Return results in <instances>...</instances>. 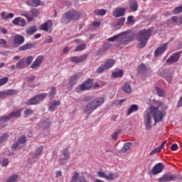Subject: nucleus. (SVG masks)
Returning <instances> with one entry per match:
<instances>
[{
	"label": "nucleus",
	"mask_w": 182,
	"mask_h": 182,
	"mask_svg": "<svg viewBox=\"0 0 182 182\" xmlns=\"http://www.w3.org/2000/svg\"><path fill=\"white\" fill-rule=\"evenodd\" d=\"M162 103L161 101H154V105H151L149 107V110L146 112L145 115V126L146 130H150L151 129V116H153L154 120L155 123H159V122H161L163 120V117L166 116V110L160 109L161 106H162Z\"/></svg>",
	"instance_id": "obj_1"
},
{
	"label": "nucleus",
	"mask_w": 182,
	"mask_h": 182,
	"mask_svg": "<svg viewBox=\"0 0 182 182\" xmlns=\"http://www.w3.org/2000/svg\"><path fill=\"white\" fill-rule=\"evenodd\" d=\"M133 39H134V33L132 31L128 30L109 38L107 41L108 42H117L115 46L122 49V48L129 45L130 42H133Z\"/></svg>",
	"instance_id": "obj_2"
},
{
	"label": "nucleus",
	"mask_w": 182,
	"mask_h": 182,
	"mask_svg": "<svg viewBox=\"0 0 182 182\" xmlns=\"http://www.w3.org/2000/svg\"><path fill=\"white\" fill-rule=\"evenodd\" d=\"M150 36H151V29L150 28L144 29L136 33V39L139 42L137 45L138 49H143L147 45Z\"/></svg>",
	"instance_id": "obj_3"
},
{
	"label": "nucleus",
	"mask_w": 182,
	"mask_h": 182,
	"mask_svg": "<svg viewBox=\"0 0 182 182\" xmlns=\"http://www.w3.org/2000/svg\"><path fill=\"white\" fill-rule=\"evenodd\" d=\"M82 15L83 14L80 11L75 9L68 10L63 15L61 22L64 25H68L71 21H79L82 18Z\"/></svg>",
	"instance_id": "obj_4"
},
{
	"label": "nucleus",
	"mask_w": 182,
	"mask_h": 182,
	"mask_svg": "<svg viewBox=\"0 0 182 182\" xmlns=\"http://www.w3.org/2000/svg\"><path fill=\"white\" fill-rule=\"evenodd\" d=\"M21 113H22V108H20L16 111L12 112L9 115L3 116L0 117V127H5V125H2V124L8 122L9 120H11L12 117H21Z\"/></svg>",
	"instance_id": "obj_5"
},
{
	"label": "nucleus",
	"mask_w": 182,
	"mask_h": 182,
	"mask_svg": "<svg viewBox=\"0 0 182 182\" xmlns=\"http://www.w3.org/2000/svg\"><path fill=\"white\" fill-rule=\"evenodd\" d=\"M41 14V11H39V9H32L30 11V13H28V11H23L21 12V16H25L26 19L31 22L33 21L34 18H36V16H39Z\"/></svg>",
	"instance_id": "obj_6"
},
{
	"label": "nucleus",
	"mask_w": 182,
	"mask_h": 182,
	"mask_svg": "<svg viewBox=\"0 0 182 182\" xmlns=\"http://www.w3.org/2000/svg\"><path fill=\"white\" fill-rule=\"evenodd\" d=\"M47 96H48V93H42L40 95H37L31 98L30 100H28L26 102V105H36L37 103H39V102L43 100Z\"/></svg>",
	"instance_id": "obj_7"
},
{
	"label": "nucleus",
	"mask_w": 182,
	"mask_h": 182,
	"mask_svg": "<svg viewBox=\"0 0 182 182\" xmlns=\"http://www.w3.org/2000/svg\"><path fill=\"white\" fill-rule=\"evenodd\" d=\"M97 175L101 178H105V180H109V181H113L115 178H117L119 177V175L116 173H109L108 175L106 174V173L103 171H99L97 172Z\"/></svg>",
	"instance_id": "obj_8"
},
{
	"label": "nucleus",
	"mask_w": 182,
	"mask_h": 182,
	"mask_svg": "<svg viewBox=\"0 0 182 182\" xmlns=\"http://www.w3.org/2000/svg\"><path fill=\"white\" fill-rule=\"evenodd\" d=\"M63 158H60L58 160V164H60V166H65V164L68 163V160L70 159V153L69 152V149L68 148L63 150Z\"/></svg>",
	"instance_id": "obj_9"
},
{
	"label": "nucleus",
	"mask_w": 182,
	"mask_h": 182,
	"mask_svg": "<svg viewBox=\"0 0 182 182\" xmlns=\"http://www.w3.org/2000/svg\"><path fill=\"white\" fill-rule=\"evenodd\" d=\"M175 180H177V176L172 173H164L158 179L159 182L175 181Z\"/></svg>",
	"instance_id": "obj_10"
},
{
	"label": "nucleus",
	"mask_w": 182,
	"mask_h": 182,
	"mask_svg": "<svg viewBox=\"0 0 182 182\" xmlns=\"http://www.w3.org/2000/svg\"><path fill=\"white\" fill-rule=\"evenodd\" d=\"M53 26V23L51 20H48L46 23H43L40 26V31H45V32L52 33V27Z\"/></svg>",
	"instance_id": "obj_11"
},
{
	"label": "nucleus",
	"mask_w": 182,
	"mask_h": 182,
	"mask_svg": "<svg viewBox=\"0 0 182 182\" xmlns=\"http://www.w3.org/2000/svg\"><path fill=\"white\" fill-rule=\"evenodd\" d=\"M180 56H181V51H178L171 55L168 60H166V63L168 65H173V63H176L180 59Z\"/></svg>",
	"instance_id": "obj_12"
},
{
	"label": "nucleus",
	"mask_w": 182,
	"mask_h": 182,
	"mask_svg": "<svg viewBox=\"0 0 182 182\" xmlns=\"http://www.w3.org/2000/svg\"><path fill=\"white\" fill-rule=\"evenodd\" d=\"M44 59L45 57L43 55H38L31 65V69H38L42 65Z\"/></svg>",
	"instance_id": "obj_13"
},
{
	"label": "nucleus",
	"mask_w": 182,
	"mask_h": 182,
	"mask_svg": "<svg viewBox=\"0 0 182 182\" xmlns=\"http://www.w3.org/2000/svg\"><path fill=\"white\" fill-rule=\"evenodd\" d=\"M168 43H164L161 47L157 48L154 51L155 58H159V56H161L164 52H166V49H167Z\"/></svg>",
	"instance_id": "obj_14"
},
{
	"label": "nucleus",
	"mask_w": 182,
	"mask_h": 182,
	"mask_svg": "<svg viewBox=\"0 0 182 182\" xmlns=\"http://www.w3.org/2000/svg\"><path fill=\"white\" fill-rule=\"evenodd\" d=\"M93 87V83L92 79L85 80L82 84L80 85V90H89Z\"/></svg>",
	"instance_id": "obj_15"
},
{
	"label": "nucleus",
	"mask_w": 182,
	"mask_h": 182,
	"mask_svg": "<svg viewBox=\"0 0 182 182\" xmlns=\"http://www.w3.org/2000/svg\"><path fill=\"white\" fill-rule=\"evenodd\" d=\"M163 170H164V165L161 163H158L153 167L152 174L157 176V174H160V173L163 172Z\"/></svg>",
	"instance_id": "obj_16"
},
{
	"label": "nucleus",
	"mask_w": 182,
	"mask_h": 182,
	"mask_svg": "<svg viewBox=\"0 0 182 182\" xmlns=\"http://www.w3.org/2000/svg\"><path fill=\"white\" fill-rule=\"evenodd\" d=\"M87 59V55H80V57L73 56L70 58V60L73 63H80Z\"/></svg>",
	"instance_id": "obj_17"
},
{
	"label": "nucleus",
	"mask_w": 182,
	"mask_h": 182,
	"mask_svg": "<svg viewBox=\"0 0 182 182\" xmlns=\"http://www.w3.org/2000/svg\"><path fill=\"white\" fill-rule=\"evenodd\" d=\"M126 14V9L124 8H117L113 12V16L115 18H120V16H124Z\"/></svg>",
	"instance_id": "obj_18"
},
{
	"label": "nucleus",
	"mask_w": 182,
	"mask_h": 182,
	"mask_svg": "<svg viewBox=\"0 0 182 182\" xmlns=\"http://www.w3.org/2000/svg\"><path fill=\"white\" fill-rule=\"evenodd\" d=\"M96 107L95 106V104H93L92 102L88 103L85 107V112L87 113V114H91L96 110Z\"/></svg>",
	"instance_id": "obj_19"
},
{
	"label": "nucleus",
	"mask_w": 182,
	"mask_h": 182,
	"mask_svg": "<svg viewBox=\"0 0 182 182\" xmlns=\"http://www.w3.org/2000/svg\"><path fill=\"white\" fill-rule=\"evenodd\" d=\"M26 4L28 6H33V8H36L41 5H43V2L41 0H27Z\"/></svg>",
	"instance_id": "obj_20"
},
{
	"label": "nucleus",
	"mask_w": 182,
	"mask_h": 182,
	"mask_svg": "<svg viewBox=\"0 0 182 182\" xmlns=\"http://www.w3.org/2000/svg\"><path fill=\"white\" fill-rule=\"evenodd\" d=\"M58 106H60V101H50L48 105V110L50 112H55V109L58 107Z\"/></svg>",
	"instance_id": "obj_21"
},
{
	"label": "nucleus",
	"mask_w": 182,
	"mask_h": 182,
	"mask_svg": "<svg viewBox=\"0 0 182 182\" xmlns=\"http://www.w3.org/2000/svg\"><path fill=\"white\" fill-rule=\"evenodd\" d=\"M13 42L14 45H22V43L25 42V38L19 34H17L14 36Z\"/></svg>",
	"instance_id": "obj_22"
},
{
	"label": "nucleus",
	"mask_w": 182,
	"mask_h": 182,
	"mask_svg": "<svg viewBox=\"0 0 182 182\" xmlns=\"http://www.w3.org/2000/svg\"><path fill=\"white\" fill-rule=\"evenodd\" d=\"M26 60L25 58L20 60L16 65V69H25V68H28V65H26Z\"/></svg>",
	"instance_id": "obj_23"
},
{
	"label": "nucleus",
	"mask_w": 182,
	"mask_h": 182,
	"mask_svg": "<svg viewBox=\"0 0 182 182\" xmlns=\"http://www.w3.org/2000/svg\"><path fill=\"white\" fill-rule=\"evenodd\" d=\"M115 64L116 60L113 59H108L105 62L103 65L105 67V68H107V70H108V69H112V67L114 66Z\"/></svg>",
	"instance_id": "obj_24"
},
{
	"label": "nucleus",
	"mask_w": 182,
	"mask_h": 182,
	"mask_svg": "<svg viewBox=\"0 0 182 182\" xmlns=\"http://www.w3.org/2000/svg\"><path fill=\"white\" fill-rule=\"evenodd\" d=\"M92 102L93 103L96 109H97V107H100V106H102V105L105 103V98L98 97L92 100Z\"/></svg>",
	"instance_id": "obj_25"
},
{
	"label": "nucleus",
	"mask_w": 182,
	"mask_h": 182,
	"mask_svg": "<svg viewBox=\"0 0 182 182\" xmlns=\"http://www.w3.org/2000/svg\"><path fill=\"white\" fill-rule=\"evenodd\" d=\"M122 90H123V92H124V93H127V95H132V93L133 92L132 85H130V84L129 83H125L122 87Z\"/></svg>",
	"instance_id": "obj_26"
},
{
	"label": "nucleus",
	"mask_w": 182,
	"mask_h": 182,
	"mask_svg": "<svg viewBox=\"0 0 182 182\" xmlns=\"http://www.w3.org/2000/svg\"><path fill=\"white\" fill-rule=\"evenodd\" d=\"M167 143V141H164L160 147L156 148L154 149L150 154L149 156H153L154 154H157V153H160L163 149H164V146H166V144Z\"/></svg>",
	"instance_id": "obj_27"
},
{
	"label": "nucleus",
	"mask_w": 182,
	"mask_h": 182,
	"mask_svg": "<svg viewBox=\"0 0 182 182\" xmlns=\"http://www.w3.org/2000/svg\"><path fill=\"white\" fill-rule=\"evenodd\" d=\"M138 110H139V106H137V105H132L127 109V116H130L132 113H134V112H137Z\"/></svg>",
	"instance_id": "obj_28"
},
{
	"label": "nucleus",
	"mask_w": 182,
	"mask_h": 182,
	"mask_svg": "<svg viewBox=\"0 0 182 182\" xmlns=\"http://www.w3.org/2000/svg\"><path fill=\"white\" fill-rule=\"evenodd\" d=\"M129 8H130L131 11H134V12H136V11H137V9L139 8L137 1H136L135 0H130L129 1Z\"/></svg>",
	"instance_id": "obj_29"
},
{
	"label": "nucleus",
	"mask_w": 182,
	"mask_h": 182,
	"mask_svg": "<svg viewBox=\"0 0 182 182\" xmlns=\"http://www.w3.org/2000/svg\"><path fill=\"white\" fill-rule=\"evenodd\" d=\"M130 147H132V142H127L124 144L123 147L121 149L119 152L124 154L128 150H130Z\"/></svg>",
	"instance_id": "obj_30"
},
{
	"label": "nucleus",
	"mask_w": 182,
	"mask_h": 182,
	"mask_svg": "<svg viewBox=\"0 0 182 182\" xmlns=\"http://www.w3.org/2000/svg\"><path fill=\"white\" fill-rule=\"evenodd\" d=\"M43 151V146H40L38 148L36 149L33 156V157H39V156L42 155V152Z\"/></svg>",
	"instance_id": "obj_31"
},
{
	"label": "nucleus",
	"mask_w": 182,
	"mask_h": 182,
	"mask_svg": "<svg viewBox=\"0 0 182 182\" xmlns=\"http://www.w3.org/2000/svg\"><path fill=\"white\" fill-rule=\"evenodd\" d=\"M38 31V28L35 26H32L29 27L28 28H26V32L27 35H33L35 32Z\"/></svg>",
	"instance_id": "obj_32"
},
{
	"label": "nucleus",
	"mask_w": 182,
	"mask_h": 182,
	"mask_svg": "<svg viewBox=\"0 0 182 182\" xmlns=\"http://www.w3.org/2000/svg\"><path fill=\"white\" fill-rule=\"evenodd\" d=\"M94 14L97 16H105L106 15V10L105 9H95L94 11Z\"/></svg>",
	"instance_id": "obj_33"
},
{
	"label": "nucleus",
	"mask_w": 182,
	"mask_h": 182,
	"mask_svg": "<svg viewBox=\"0 0 182 182\" xmlns=\"http://www.w3.org/2000/svg\"><path fill=\"white\" fill-rule=\"evenodd\" d=\"M78 78H79V76H77V75H75L70 77V80H69L70 86H73L74 85H75L76 82H77Z\"/></svg>",
	"instance_id": "obj_34"
},
{
	"label": "nucleus",
	"mask_w": 182,
	"mask_h": 182,
	"mask_svg": "<svg viewBox=\"0 0 182 182\" xmlns=\"http://www.w3.org/2000/svg\"><path fill=\"white\" fill-rule=\"evenodd\" d=\"M126 21V18L122 17L119 19L117 25H116V28L117 29H120L123 25H124V22Z\"/></svg>",
	"instance_id": "obj_35"
},
{
	"label": "nucleus",
	"mask_w": 182,
	"mask_h": 182,
	"mask_svg": "<svg viewBox=\"0 0 182 182\" xmlns=\"http://www.w3.org/2000/svg\"><path fill=\"white\" fill-rule=\"evenodd\" d=\"M156 92H157L158 96H160V97H164L166 96V92H164V90L156 87Z\"/></svg>",
	"instance_id": "obj_36"
},
{
	"label": "nucleus",
	"mask_w": 182,
	"mask_h": 182,
	"mask_svg": "<svg viewBox=\"0 0 182 182\" xmlns=\"http://www.w3.org/2000/svg\"><path fill=\"white\" fill-rule=\"evenodd\" d=\"M33 47V44L26 43L19 48V50H28V49H32Z\"/></svg>",
	"instance_id": "obj_37"
},
{
	"label": "nucleus",
	"mask_w": 182,
	"mask_h": 182,
	"mask_svg": "<svg viewBox=\"0 0 182 182\" xmlns=\"http://www.w3.org/2000/svg\"><path fill=\"white\" fill-rule=\"evenodd\" d=\"M123 76V70H120L117 72H114L112 73V77L116 78V77H122Z\"/></svg>",
	"instance_id": "obj_38"
},
{
	"label": "nucleus",
	"mask_w": 182,
	"mask_h": 182,
	"mask_svg": "<svg viewBox=\"0 0 182 182\" xmlns=\"http://www.w3.org/2000/svg\"><path fill=\"white\" fill-rule=\"evenodd\" d=\"M138 71L139 73H146L147 72V68L144 64L141 63L138 68Z\"/></svg>",
	"instance_id": "obj_39"
},
{
	"label": "nucleus",
	"mask_w": 182,
	"mask_h": 182,
	"mask_svg": "<svg viewBox=\"0 0 182 182\" xmlns=\"http://www.w3.org/2000/svg\"><path fill=\"white\" fill-rule=\"evenodd\" d=\"M86 49V43H82L79 46H77L75 49V52H80L82 50H85Z\"/></svg>",
	"instance_id": "obj_40"
},
{
	"label": "nucleus",
	"mask_w": 182,
	"mask_h": 182,
	"mask_svg": "<svg viewBox=\"0 0 182 182\" xmlns=\"http://www.w3.org/2000/svg\"><path fill=\"white\" fill-rule=\"evenodd\" d=\"M18 175H12L7 179L6 182H16L18 181Z\"/></svg>",
	"instance_id": "obj_41"
},
{
	"label": "nucleus",
	"mask_w": 182,
	"mask_h": 182,
	"mask_svg": "<svg viewBox=\"0 0 182 182\" xmlns=\"http://www.w3.org/2000/svg\"><path fill=\"white\" fill-rule=\"evenodd\" d=\"M8 134L4 133L1 136H0V146L4 143V141H6L8 140Z\"/></svg>",
	"instance_id": "obj_42"
},
{
	"label": "nucleus",
	"mask_w": 182,
	"mask_h": 182,
	"mask_svg": "<svg viewBox=\"0 0 182 182\" xmlns=\"http://www.w3.org/2000/svg\"><path fill=\"white\" fill-rule=\"evenodd\" d=\"M25 60H26V66H29V65H31V63H32V62H33V56L30 55L27 58H25Z\"/></svg>",
	"instance_id": "obj_43"
},
{
	"label": "nucleus",
	"mask_w": 182,
	"mask_h": 182,
	"mask_svg": "<svg viewBox=\"0 0 182 182\" xmlns=\"http://www.w3.org/2000/svg\"><path fill=\"white\" fill-rule=\"evenodd\" d=\"M50 98L53 99V97L56 95V87H51L50 91L49 92Z\"/></svg>",
	"instance_id": "obj_44"
},
{
	"label": "nucleus",
	"mask_w": 182,
	"mask_h": 182,
	"mask_svg": "<svg viewBox=\"0 0 182 182\" xmlns=\"http://www.w3.org/2000/svg\"><path fill=\"white\" fill-rule=\"evenodd\" d=\"M18 142L19 144H23L26 143V136H25L23 135L19 136L18 139Z\"/></svg>",
	"instance_id": "obj_45"
},
{
	"label": "nucleus",
	"mask_w": 182,
	"mask_h": 182,
	"mask_svg": "<svg viewBox=\"0 0 182 182\" xmlns=\"http://www.w3.org/2000/svg\"><path fill=\"white\" fill-rule=\"evenodd\" d=\"M105 70H107L106 67H105L104 64H102L100 65V67H99L97 69L96 72H97V73L100 74V73H103V72H105Z\"/></svg>",
	"instance_id": "obj_46"
},
{
	"label": "nucleus",
	"mask_w": 182,
	"mask_h": 182,
	"mask_svg": "<svg viewBox=\"0 0 182 182\" xmlns=\"http://www.w3.org/2000/svg\"><path fill=\"white\" fill-rule=\"evenodd\" d=\"M122 132V130L118 129V130L115 131V132L113 133V134H112V136L113 140H117V137H119V134H120V132Z\"/></svg>",
	"instance_id": "obj_47"
},
{
	"label": "nucleus",
	"mask_w": 182,
	"mask_h": 182,
	"mask_svg": "<svg viewBox=\"0 0 182 182\" xmlns=\"http://www.w3.org/2000/svg\"><path fill=\"white\" fill-rule=\"evenodd\" d=\"M79 173L75 172L74 173V175L71 178V182H77V180L79 179Z\"/></svg>",
	"instance_id": "obj_48"
},
{
	"label": "nucleus",
	"mask_w": 182,
	"mask_h": 182,
	"mask_svg": "<svg viewBox=\"0 0 182 182\" xmlns=\"http://www.w3.org/2000/svg\"><path fill=\"white\" fill-rule=\"evenodd\" d=\"M33 114V111L31 109H26L24 112L25 117H28V116H32Z\"/></svg>",
	"instance_id": "obj_49"
},
{
	"label": "nucleus",
	"mask_w": 182,
	"mask_h": 182,
	"mask_svg": "<svg viewBox=\"0 0 182 182\" xmlns=\"http://www.w3.org/2000/svg\"><path fill=\"white\" fill-rule=\"evenodd\" d=\"M6 92V96H11L12 95H16L17 92L15 90H8Z\"/></svg>",
	"instance_id": "obj_50"
},
{
	"label": "nucleus",
	"mask_w": 182,
	"mask_h": 182,
	"mask_svg": "<svg viewBox=\"0 0 182 182\" xmlns=\"http://www.w3.org/2000/svg\"><path fill=\"white\" fill-rule=\"evenodd\" d=\"M8 80H9L8 77H4L0 79V86H4V85L7 83Z\"/></svg>",
	"instance_id": "obj_51"
},
{
	"label": "nucleus",
	"mask_w": 182,
	"mask_h": 182,
	"mask_svg": "<svg viewBox=\"0 0 182 182\" xmlns=\"http://www.w3.org/2000/svg\"><path fill=\"white\" fill-rule=\"evenodd\" d=\"M127 22L129 25H134V20H133V16H128Z\"/></svg>",
	"instance_id": "obj_52"
},
{
	"label": "nucleus",
	"mask_w": 182,
	"mask_h": 182,
	"mask_svg": "<svg viewBox=\"0 0 182 182\" xmlns=\"http://www.w3.org/2000/svg\"><path fill=\"white\" fill-rule=\"evenodd\" d=\"M0 46L1 48H6V41H5V39H0Z\"/></svg>",
	"instance_id": "obj_53"
},
{
	"label": "nucleus",
	"mask_w": 182,
	"mask_h": 182,
	"mask_svg": "<svg viewBox=\"0 0 182 182\" xmlns=\"http://www.w3.org/2000/svg\"><path fill=\"white\" fill-rule=\"evenodd\" d=\"M26 25V21L25 19L20 18V22L18 23V26H25Z\"/></svg>",
	"instance_id": "obj_54"
},
{
	"label": "nucleus",
	"mask_w": 182,
	"mask_h": 182,
	"mask_svg": "<svg viewBox=\"0 0 182 182\" xmlns=\"http://www.w3.org/2000/svg\"><path fill=\"white\" fill-rule=\"evenodd\" d=\"M171 21L173 22H174V23H179L180 24V20H179V17L177 16H173L171 17Z\"/></svg>",
	"instance_id": "obj_55"
},
{
	"label": "nucleus",
	"mask_w": 182,
	"mask_h": 182,
	"mask_svg": "<svg viewBox=\"0 0 182 182\" xmlns=\"http://www.w3.org/2000/svg\"><path fill=\"white\" fill-rule=\"evenodd\" d=\"M20 20L21 17H17L13 20L12 23H14V25H19Z\"/></svg>",
	"instance_id": "obj_56"
},
{
	"label": "nucleus",
	"mask_w": 182,
	"mask_h": 182,
	"mask_svg": "<svg viewBox=\"0 0 182 182\" xmlns=\"http://www.w3.org/2000/svg\"><path fill=\"white\" fill-rule=\"evenodd\" d=\"M171 149L172 150V151H177V150H178V145H177V144H173L171 146Z\"/></svg>",
	"instance_id": "obj_57"
},
{
	"label": "nucleus",
	"mask_w": 182,
	"mask_h": 182,
	"mask_svg": "<svg viewBox=\"0 0 182 182\" xmlns=\"http://www.w3.org/2000/svg\"><path fill=\"white\" fill-rule=\"evenodd\" d=\"M52 42H53L52 36H49L45 40L44 43H52Z\"/></svg>",
	"instance_id": "obj_58"
},
{
	"label": "nucleus",
	"mask_w": 182,
	"mask_h": 182,
	"mask_svg": "<svg viewBox=\"0 0 182 182\" xmlns=\"http://www.w3.org/2000/svg\"><path fill=\"white\" fill-rule=\"evenodd\" d=\"M8 164H9V161L8 160V159H4L2 161V166L6 167Z\"/></svg>",
	"instance_id": "obj_59"
},
{
	"label": "nucleus",
	"mask_w": 182,
	"mask_h": 182,
	"mask_svg": "<svg viewBox=\"0 0 182 182\" xmlns=\"http://www.w3.org/2000/svg\"><path fill=\"white\" fill-rule=\"evenodd\" d=\"M35 75H31L30 77H27L26 80L27 82H33V80H35Z\"/></svg>",
	"instance_id": "obj_60"
},
{
	"label": "nucleus",
	"mask_w": 182,
	"mask_h": 182,
	"mask_svg": "<svg viewBox=\"0 0 182 182\" xmlns=\"http://www.w3.org/2000/svg\"><path fill=\"white\" fill-rule=\"evenodd\" d=\"M92 26H95V28H99V26H100V22H99V21H94L92 23Z\"/></svg>",
	"instance_id": "obj_61"
},
{
	"label": "nucleus",
	"mask_w": 182,
	"mask_h": 182,
	"mask_svg": "<svg viewBox=\"0 0 182 182\" xmlns=\"http://www.w3.org/2000/svg\"><path fill=\"white\" fill-rule=\"evenodd\" d=\"M182 107V96L180 97L177 103V107Z\"/></svg>",
	"instance_id": "obj_62"
},
{
	"label": "nucleus",
	"mask_w": 182,
	"mask_h": 182,
	"mask_svg": "<svg viewBox=\"0 0 182 182\" xmlns=\"http://www.w3.org/2000/svg\"><path fill=\"white\" fill-rule=\"evenodd\" d=\"M14 16V14L13 13H10L6 15V19H12Z\"/></svg>",
	"instance_id": "obj_63"
},
{
	"label": "nucleus",
	"mask_w": 182,
	"mask_h": 182,
	"mask_svg": "<svg viewBox=\"0 0 182 182\" xmlns=\"http://www.w3.org/2000/svg\"><path fill=\"white\" fill-rule=\"evenodd\" d=\"M18 146H19V142H15L12 145V149H18Z\"/></svg>",
	"instance_id": "obj_64"
}]
</instances>
